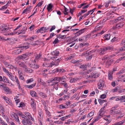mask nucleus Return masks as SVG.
I'll list each match as a JSON object with an SVG mask.
<instances>
[{"label": "nucleus", "mask_w": 125, "mask_h": 125, "mask_svg": "<svg viewBox=\"0 0 125 125\" xmlns=\"http://www.w3.org/2000/svg\"><path fill=\"white\" fill-rule=\"evenodd\" d=\"M33 53V52H27L25 54L26 55V56L27 57H28L29 56L31 55Z\"/></svg>", "instance_id": "53"}, {"label": "nucleus", "mask_w": 125, "mask_h": 125, "mask_svg": "<svg viewBox=\"0 0 125 125\" xmlns=\"http://www.w3.org/2000/svg\"><path fill=\"white\" fill-rule=\"evenodd\" d=\"M27 30V28L26 27H24L21 31V32L19 33L18 34H20L21 33L24 34L25 33V31Z\"/></svg>", "instance_id": "35"}, {"label": "nucleus", "mask_w": 125, "mask_h": 125, "mask_svg": "<svg viewBox=\"0 0 125 125\" xmlns=\"http://www.w3.org/2000/svg\"><path fill=\"white\" fill-rule=\"evenodd\" d=\"M25 115L27 116L29 119H31L32 121H33L34 120V119L31 116L30 114L28 112H26L24 113Z\"/></svg>", "instance_id": "12"}, {"label": "nucleus", "mask_w": 125, "mask_h": 125, "mask_svg": "<svg viewBox=\"0 0 125 125\" xmlns=\"http://www.w3.org/2000/svg\"><path fill=\"white\" fill-rule=\"evenodd\" d=\"M11 117L12 118H14L15 120V121L18 122H20V121L19 119V117L17 115L16 113H13L12 114Z\"/></svg>", "instance_id": "6"}, {"label": "nucleus", "mask_w": 125, "mask_h": 125, "mask_svg": "<svg viewBox=\"0 0 125 125\" xmlns=\"http://www.w3.org/2000/svg\"><path fill=\"white\" fill-rule=\"evenodd\" d=\"M105 51H106L105 50L104 48L101 49V50L100 51V53L101 54H103L104 53Z\"/></svg>", "instance_id": "44"}, {"label": "nucleus", "mask_w": 125, "mask_h": 125, "mask_svg": "<svg viewBox=\"0 0 125 125\" xmlns=\"http://www.w3.org/2000/svg\"><path fill=\"white\" fill-rule=\"evenodd\" d=\"M98 102L100 104V105H102V104L105 102L106 101V100H102L101 99H99L98 100Z\"/></svg>", "instance_id": "43"}, {"label": "nucleus", "mask_w": 125, "mask_h": 125, "mask_svg": "<svg viewBox=\"0 0 125 125\" xmlns=\"http://www.w3.org/2000/svg\"><path fill=\"white\" fill-rule=\"evenodd\" d=\"M77 94L75 93L73 96H72L70 98L71 100H72L73 99L75 98L77 96Z\"/></svg>", "instance_id": "62"}, {"label": "nucleus", "mask_w": 125, "mask_h": 125, "mask_svg": "<svg viewBox=\"0 0 125 125\" xmlns=\"http://www.w3.org/2000/svg\"><path fill=\"white\" fill-rule=\"evenodd\" d=\"M78 80V79L77 78L75 79V78H73L70 80V82L71 83L75 82L76 81H77V80Z\"/></svg>", "instance_id": "46"}, {"label": "nucleus", "mask_w": 125, "mask_h": 125, "mask_svg": "<svg viewBox=\"0 0 125 125\" xmlns=\"http://www.w3.org/2000/svg\"><path fill=\"white\" fill-rule=\"evenodd\" d=\"M94 114V111H92L89 113L87 115V117H90Z\"/></svg>", "instance_id": "45"}, {"label": "nucleus", "mask_w": 125, "mask_h": 125, "mask_svg": "<svg viewBox=\"0 0 125 125\" xmlns=\"http://www.w3.org/2000/svg\"><path fill=\"white\" fill-rule=\"evenodd\" d=\"M25 71L27 73H31L33 72L34 71L31 69H27L26 68L25 69Z\"/></svg>", "instance_id": "26"}, {"label": "nucleus", "mask_w": 125, "mask_h": 125, "mask_svg": "<svg viewBox=\"0 0 125 125\" xmlns=\"http://www.w3.org/2000/svg\"><path fill=\"white\" fill-rule=\"evenodd\" d=\"M70 12L72 14V15H73V12L75 9V8L74 7L72 9L70 8Z\"/></svg>", "instance_id": "55"}, {"label": "nucleus", "mask_w": 125, "mask_h": 125, "mask_svg": "<svg viewBox=\"0 0 125 125\" xmlns=\"http://www.w3.org/2000/svg\"><path fill=\"white\" fill-rule=\"evenodd\" d=\"M66 40L67 42H69L71 41L72 40H73V37L71 36H69L66 37Z\"/></svg>", "instance_id": "37"}, {"label": "nucleus", "mask_w": 125, "mask_h": 125, "mask_svg": "<svg viewBox=\"0 0 125 125\" xmlns=\"http://www.w3.org/2000/svg\"><path fill=\"white\" fill-rule=\"evenodd\" d=\"M107 105V104H105L104 105V107L101 108L99 112V114L103 115L105 113V111L104 110V109L105 107Z\"/></svg>", "instance_id": "11"}, {"label": "nucleus", "mask_w": 125, "mask_h": 125, "mask_svg": "<svg viewBox=\"0 0 125 125\" xmlns=\"http://www.w3.org/2000/svg\"><path fill=\"white\" fill-rule=\"evenodd\" d=\"M30 94L32 97L37 96V94L35 91H32L30 92Z\"/></svg>", "instance_id": "30"}, {"label": "nucleus", "mask_w": 125, "mask_h": 125, "mask_svg": "<svg viewBox=\"0 0 125 125\" xmlns=\"http://www.w3.org/2000/svg\"><path fill=\"white\" fill-rule=\"evenodd\" d=\"M71 116V115H66L65 116L62 117L60 118V120H61L62 121H63L65 119H67L68 117H69Z\"/></svg>", "instance_id": "32"}, {"label": "nucleus", "mask_w": 125, "mask_h": 125, "mask_svg": "<svg viewBox=\"0 0 125 125\" xmlns=\"http://www.w3.org/2000/svg\"><path fill=\"white\" fill-rule=\"evenodd\" d=\"M36 32L38 33L40 32L41 33H43L45 32L44 29V27H42L40 29H38L37 31Z\"/></svg>", "instance_id": "18"}, {"label": "nucleus", "mask_w": 125, "mask_h": 125, "mask_svg": "<svg viewBox=\"0 0 125 125\" xmlns=\"http://www.w3.org/2000/svg\"><path fill=\"white\" fill-rule=\"evenodd\" d=\"M124 20V16H122L117 17L115 20V21H122Z\"/></svg>", "instance_id": "22"}, {"label": "nucleus", "mask_w": 125, "mask_h": 125, "mask_svg": "<svg viewBox=\"0 0 125 125\" xmlns=\"http://www.w3.org/2000/svg\"><path fill=\"white\" fill-rule=\"evenodd\" d=\"M104 39L105 40H108L110 38V34H106L103 37Z\"/></svg>", "instance_id": "21"}, {"label": "nucleus", "mask_w": 125, "mask_h": 125, "mask_svg": "<svg viewBox=\"0 0 125 125\" xmlns=\"http://www.w3.org/2000/svg\"><path fill=\"white\" fill-rule=\"evenodd\" d=\"M110 59V57H107L105 56L104 57H103L102 59V60H108V59Z\"/></svg>", "instance_id": "59"}, {"label": "nucleus", "mask_w": 125, "mask_h": 125, "mask_svg": "<svg viewBox=\"0 0 125 125\" xmlns=\"http://www.w3.org/2000/svg\"><path fill=\"white\" fill-rule=\"evenodd\" d=\"M4 91L6 92H7L8 93H10V89L8 87H4Z\"/></svg>", "instance_id": "51"}, {"label": "nucleus", "mask_w": 125, "mask_h": 125, "mask_svg": "<svg viewBox=\"0 0 125 125\" xmlns=\"http://www.w3.org/2000/svg\"><path fill=\"white\" fill-rule=\"evenodd\" d=\"M120 100L121 102H125V95L117 98L115 99L116 101Z\"/></svg>", "instance_id": "8"}, {"label": "nucleus", "mask_w": 125, "mask_h": 125, "mask_svg": "<svg viewBox=\"0 0 125 125\" xmlns=\"http://www.w3.org/2000/svg\"><path fill=\"white\" fill-rule=\"evenodd\" d=\"M49 28V27H44V29L45 32H47Z\"/></svg>", "instance_id": "60"}, {"label": "nucleus", "mask_w": 125, "mask_h": 125, "mask_svg": "<svg viewBox=\"0 0 125 125\" xmlns=\"http://www.w3.org/2000/svg\"><path fill=\"white\" fill-rule=\"evenodd\" d=\"M88 77H90L91 78H96L98 77V76L96 75V73L95 72H93L91 73V75L89 76L87 75Z\"/></svg>", "instance_id": "10"}, {"label": "nucleus", "mask_w": 125, "mask_h": 125, "mask_svg": "<svg viewBox=\"0 0 125 125\" xmlns=\"http://www.w3.org/2000/svg\"><path fill=\"white\" fill-rule=\"evenodd\" d=\"M87 37V36H86H86H83L82 37H81V38H79V41H81V42H83V41H86V38Z\"/></svg>", "instance_id": "34"}, {"label": "nucleus", "mask_w": 125, "mask_h": 125, "mask_svg": "<svg viewBox=\"0 0 125 125\" xmlns=\"http://www.w3.org/2000/svg\"><path fill=\"white\" fill-rule=\"evenodd\" d=\"M19 116H21V117L23 118L25 117L26 118H27V117L26 116H25V115H23L22 113H20L19 114Z\"/></svg>", "instance_id": "61"}, {"label": "nucleus", "mask_w": 125, "mask_h": 125, "mask_svg": "<svg viewBox=\"0 0 125 125\" xmlns=\"http://www.w3.org/2000/svg\"><path fill=\"white\" fill-rule=\"evenodd\" d=\"M3 98L6 101V102L9 104L11 103V100L6 96H3Z\"/></svg>", "instance_id": "19"}, {"label": "nucleus", "mask_w": 125, "mask_h": 125, "mask_svg": "<svg viewBox=\"0 0 125 125\" xmlns=\"http://www.w3.org/2000/svg\"><path fill=\"white\" fill-rule=\"evenodd\" d=\"M2 69L4 71L7 73V75H8V74L9 73H10L5 68L3 67Z\"/></svg>", "instance_id": "54"}, {"label": "nucleus", "mask_w": 125, "mask_h": 125, "mask_svg": "<svg viewBox=\"0 0 125 125\" xmlns=\"http://www.w3.org/2000/svg\"><path fill=\"white\" fill-rule=\"evenodd\" d=\"M18 63L21 67L25 68V69L27 67V66L25 64L22 62H18Z\"/></svg>", "instance_id": "23"}, {"label": "nucleus", "mask_w": 125, "mask_h": 125, "mask_svg": "<svg viewBox=\"0 0 125 125\" xmlns=\"http://www.w3.org/2000/svg\"><path fill=\"white\" fill-rule=\"evenodd\" d=\"M36 83H35L30 85H26V87L30 89L32 88L35 85Z\"/></svg>", "instance_id": "39"}, {"label": "nucleus", "mask_w": 125, "mask_h": 125, "mask_svg": "<svg viewBox=\"0 0 125 125\" xmlns=\"http://www.w3.org/2000/svg\"><path fill=\"white\" fill-rule=\"evenodd\" d=\"M40 95L43 98H45L47 97V96L45 94L42 92L40 93Z\"/></svg>", "instance_id": "40"}, {"label": "nucleus", "mask_w": 125, "mask_h": 125, "mask_svg": "<svg viewBox=\"0 0 125 125\" xmlns=\"http://www.w3.org/2000/svg\"><path fill=\"white\" fill-rule=\"evenodd\" d=\"M2 28H1V30L2 31H7L9 29L8 28H4L2 26Z\"/></svg>", "instance_id": "50"}, {"label": "nucleus", "mask_w": 125, "mask_h": 125, "mask_svg": "<svg viewBox=\"0 0 125 125\" xmlns=\"http://www.w3.org/2000/svg\"><path fill=\"white\" fill-rule=\"evenodd\" d=\"M104 48L106 51H111L113 49V48L112 47L110 46H107V47H105Z\"/></svg>", "instance_id": "41"}, {"label": "nucleus", "mask_w": 125, "mask_h": 125, "mask_svg": "<svg viewBox=\"0 0 125 125\" xmlns=\"http://www.w3.org/2000/svg\"><path fill=\"white\" fill-rule=\"evenodd\" d=\"M54 33L53 32L52 33L50 34V37L47 38L46 39V40H50V39L54 35Z\"/></svg>", "instance_id": "47"}, {"label": "nucleus", "mask_w": 125, "mask_h": 125, "mask_svg": "<svg viewBox=\"0 0 125 125\" xmlns=\"http://www.w3.org/2000/svg\"><path fill=\"white\" fill-rule=\"evenodd\" d=\"M31 107L33 109H35L36 108V105L35 103L33 101H32L31 103Z\"/></svg>", "instance_id": "36"}, {"label": "nucleus", "mask_w": 125, "mask_h": 125, "mask_svg": "<svg viewBox=\"0 0 125 125\" xmlns=\"http://www.w3.org/2000/svg\"><path fill=\"white\" fill-rule=\"evenodd\" d=\"M118 106V105H116L112 108L111 110L112 112H111V113L112 114H115V112H114V111L117 108Z\"/></svg>", "instance_id": "29"}, {"label": "nucleus", "mask_w": 125, "mask_h": 125, "mask_svg": "<svg viewBox=\"0 0 125 125\" xmlns=\"http://www.w3.org/2000/svg\"><path fill=\"white\" fill-rule=\"evenodd\" d=\"M3 82H4L8 83H9V80L8 79L6 78L5 76H3Z\"/></svg>", "instance_id": "42"}, {"label": "nucleus", "mask_w": 125, "mask_h": 125, "mask_svg": "<svg viewBox=\"0 0 125 125\" xmlns=\"http://www.w3.org/2000/svg\"><path fill=\"white\" fill-rule=\"evenodd\" d=\"M53 5L51 3L49 4L47 8L48 11L50 12L52 10V8H53Z\"/></svg>", "instance_id": "17"}, {"label": "nucleus", "mask_w": 125, "mask_h": 125, "mask_svg": "<svg viewBox=\"0 0 125 125\" xmlns=\"http://www.w3.org/2000/svg\"><path fill=\"white\" fill-rule=\"evenodd\" d=\"M113 73V72L111 71H110L108 72V79L110 80H112L113 78V77L112 76Z\"/></svg>", "instance_id": "15"}, {"label": "nucleus", "mask_w": 125, "mask_h": 125, "mask_svg": "<svg viewBox=\"0 0 125 125\" xmlns=\"http://www.w3.org/2000/svg\"><path fill=\"white\" fill-rule=\"evenodd\" d=\"M59 42V40H58L57 38H56L54 41L53 42V43L54 44H55L56 43Z\"/></svg>", "instance_id": "57"}, {"label": "nucleus", "mask_w": 125, "mask_h": 125, "mask_svg": "<svg viewBox=\"0 0 125 125\" xmlns=\"http://www.w3.org/2000/svg\"><path fill=\"white\" fill-rule=\"evenodd\" d=\"M42 112L41 109H40L39 110V116H38V117L40 119L42 118Z\"/></svg>", "instance_id": "28"}, {"label": "nucleus", "mask_w": 125, "mask_h": 125, "mask_svg": "<svg viewBox=\"0 0 125 125\" xmlns=\"http://www.w3.org/2000/svg\"><path fill=\"white\" fill-rule=\"evenodd\" d=\"M15 81L16 83L17 84V85L19 86V89H20V82H19V80L18 79L17 77L16 76H15Z\"/></svg>", "instance_id": "27"}, {"label": "nucleus", "mask_w": 125, "mask_h": 125, "mask_svg": "<svg viewBox=\"0 0 125 125\" xmlns=\"http://www.w3.org/2000/svg\"><path fill=\"white\" fill-rule=\"evenodd\" d=\"M38 82L41 84L43 85L44 86H46V83L43 80H42L41 78H38Z\"/></svg>", "instance_id": "13"}, {"label": "nucleus", "mask_w": 125, "mask_h": 125, "mask_svg": "<svg viewBox=\"0 0 125 125\" xmlns=\"http://www.w3.org/2000/svg\"><path fill=\"white\" fill-rule=\"evenodd\" d=\"M104 81L102 80H100L97 84L98 88L101 90H102L104 87Z\"/></svg>", "instance_id": "3"}, {"label": "nucleus", "mask_w": 125, "mask_h": 125, "mask_svg": "<svg viewBox=\"0 0 125 125\" xmlns=\"http://www.w3.org/2000/svg\"><path fill=\"white\" fill-rule=\"evenodd\" d=\"M57 36V38L59 39H64L66 38L67 35H62L61 34H60L58 35Z\"/></svg>", "instance_id": "31"}, {"label": "nucleus", "mask_w": 125, "mask_h": 125, "mask_svg": "<svg viewBox=\"0 0 125 125\" xmlns=\"http://www.w3.org/2000/svg\"><path fill=\"white\" fill-rule=\"evenodd\" d=\"M124 24V22L119 23L117 24L115 26H114L113 28L114 30L117 29H119L122 27Z\"/></svg>", "instance_id": "4"}, {"label": "nucleus", "mask_w": 125, "mask_h": 125, "mask_svg": "<svg viewBox=\"0 0 125 125\" xmlns=\"http://www.w3.org/2000/svg\"><path fill=\"white\" fill-rule=\"evenodd\" d=\"M87 65L86 64H83L80 66V68L81 69H85L87 68Z\"/></svg>", "instance_id": "48"}, {"label": "nucleus", "mask_w": 125, "mask_h": 125, "mask_svg": "<svg viewBox=\"0 0 125 125\" xmlns=\"http://www.w3.org/2000/svg\"><path fill=\"white\" fill-rule=\"evenodd\" d=\"M28 65L30 67L35 69H38L40 67L39 65L35 62H33V63H29L28 64Z\"/></svg>", "instance_id": "2"}, {"label": "nucleus", "mask_w": 125, "mask_h": 125, "mask_svg": "<svg viewBox=\"0 0 125 125\" xmlns=\"http://www.w3.org/2000/svg\"><path fill=\"white\" fill-rule=\"evenodd\" d=\"M121 44L122 46L125 45V40H123Z\"/></svg>", "instance_id": "64"}, {"label": "nucleus", "mask_w": 125, "mask_h": 125, "mask_svg": "<svg viewBox=\"0 0 125 125\" xmlns=\"http://www.w3.org/2000/svg\"><path fill=\"white\" fill-rule=\"evenodd\" d=\"M23 51V49H17L14 51L13 52L15 54H18L21 53Z\"/></svg>", "instance_id": "9"}, {"label": "nucleus", "mask_w": 125, "mask_h": 125, "mask_svg": "<svg viewBox=\"0 0 125 125\" xmlns=\"http://www.w3.org/2000/svg\"><path fill=\"white\" fill-rule=\"evenodd\" d=\"M86 28H84L83 29L79 31H78L77 32L75 33L74 34H76V35L78 36L80 35L84 32L86 30Z\"/></svg>", "instance_id": "7"}, {"label": "nucleus", "mask_w": 125, "mask_h": 125, "mask_svg": "<svg viewBox=\"0 0 125 125\" xmlns=\"http://www.w3.org/2000/svg\"><path fill=\"white\" fill-rule=\"evenodd\" d=\"M33 81V78H31L27 80L26 81L27 83H30Z\"/></svg>", "instance_id": "56"}, {"label": "nucleus", "mask_w": 125, "mask_h": 125, "mask_svg": "<svg viewBox=\"0 0 125 125\" xmlns=\"http://www.w3.org/2000/svg\"><path fill=\"white\" fill-rule=\"evenodd\" d=\"M27 119L26 120H22V123L24 125H27L28 124Z\"/></svg>", "instance_id": "52"}, {"label": "nucleus", "mask_w": 125, "mask_h": 125, "mask_svg": "<svg viewBox=\"0 0 125 125\" xmlns=\"http://www.w3.org/2000/svg\"><path fill=\"white\" fill-rule=\"evenodd\" d=\"M18 58H19V59H21L23 60H26L28 59V57H27L25 54H23L20 56L18 57Z\"/></svg>", "instance_id": "16"}, {"label": "nucleus", "mask_w": 125, "mask_h": 125, "mask_svg": "<svg viewBox=\"0 0 125 125\" xmlns=\"http://www.w3.org/2000/svg\"><path fill=\"white\" fill-rule=\"evenodd\" d=\"M58 80L59 82H60V81H62L63 82H65V81H62V80H66V76H62V77H57Z\"/></svg>", "instance_id": "14"}, {"label": "nucleus", "mask_w": 125, "mask_h": 125, "mask_svg": "<svg viewBox=\"0 0 125 125\" xmlns=\"http://www.w3.org/2000/svg\"><path fill=\"white\" fill-rule=\"evenodd\" d=\"M121 87L118 86L116 87L114 89L112 90V91L113 92H115L118 90H119L121 89Z\"/></svg>", "instance_id": "33"}, {"label": "nucleus", "mask_w": 125, "mask_h": 125, "mask_svg": "<svg viewBox=\"0 0 125 125\" xmlns=\"http://www.w3.org/2000/svg\"><path fill=\"white\" fill-rule=\"evenodd\" d=\"M65 71L64 70L60 69L58 68L53 70L52 73H54L57 72H59L60 73H62L65 72Z\"/></svg>", "instance_id": "5"}, {"label": "nucleus", "mask_w": 125, "mask_h": 125, "mask_svg": "<svg viewBox=\"0 0 125 125\" xmlns=\"http://www.w3.org/2000/svg\"><path fill=\"white\" fill-rule=\"evenodd\" d=\"M57 58L56 57H54L52 58H51V59H52L53 60H54L55 58V62H51L49 64V65H48V67H52L54 65L56 66L58 65L59 63L60 62V61L62 59L61 58H59L58 59H56Z\"/></svg>", "instance_id": "1"}, {"label": "nucleus", "mask_w": 125, "mask_h": 125, "mask_svg": "<svg viewBox=\"0 0 125 125\" xmlns=\"http://www.w3.org/2000/svg\"><path fill=\"white\" fill-rule=\"evenodd\" d=\"M59 52L56 50H55L52 52L51 54L52 55H54L55 56H58L59 54Z\"/></svg>", "instance_id": "24"}, {"label": "nucleus", "mask_w": 125, "mask_h": 125, "mask_svg": "<svg viewBox=\"0 0 125 125\" xmlns=\"http://www.w3.org/2000/svg\"><path fill=\"white\" fill-rule=\"evenodd\" d=\"M124 51H125V46H124L123 47L120 48L119 50H118L115 53L117 54L121 52Z\"/></svg>", "instance_id": "20"}, {"label": "nucleus", "mask_w": 125, "mask_h": 125, "mask_svg": "<svg viewBox=\"0 0 125 125\" xmlns=\"http://www.w3.org/2000/svg\"><path fill=\"white\" fill-rule=\"evenodd\" d=\"M106 95L105 94H103L101 95L100 98L102 99H104L106 97Z\"/></svg>", "instance_id": "63"}, {"label": "nucleus", "mask_w": 125, "mask_h": 125, "mask_svg": "<svg viewBox=\"0 0 125 125\" xmlns=\"http://www.w3.org/2000/svg\"><path fill=\"white\" fill-rule=\"evenodd\" d=\"M125 69H122L121 70L119 73H117V74L120 75L122 73H123L125 71Z\"/></svg>", "instance_id": "49"}, {"label": "nucleus", "mask_w": 125, "mask_h": 125, "mask_svg": "<svg viewBox=\"0 0 125 125\" xmlns=\"http://www.w3.org/2000/svg\"><path fill=\"white\" fill-rule=\"evenodd\" d=\"M10 77V78L12 81H15L13 76L12 75V74L10 73H9L7 75Z\"/></svg>", "instance_id": "25"}, {"label": "nucleus", "mask_w": 125, "mask_h": 125, "mask_svg": "<svg viewBox=\"0 0 125 125\" xmlns=\"http://www.w3.org/2000/svg\"><path fill=\"white\" fill-rule=\"evenodd\" d=\"M30 47V46L29 45H27L23 46H20L19 47H17L16 48H21L22 49H23L24 48L25 49H27L29 48Z\"/></svg>", "instance_id": "38"}, {"label": "nucleus", "mask_w": 125, "mask_h": 125, "mask_svg": "<svg viewBox=\"0 0 125 125\" xmlns=\"http://www.w3.org/2000/svg\"><path fill=\"white\" fill-rule=\"evenodd\" d=\"M7 8V5H6L2 7L1 8H0V10H3L6 9Z\"/></svg>", "instance_id": "58"}]
</instances>
